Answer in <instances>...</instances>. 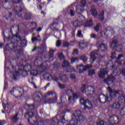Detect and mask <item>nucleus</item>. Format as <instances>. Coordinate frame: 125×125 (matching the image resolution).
I'll return each instance as SVG.
<instances>
[{"label":"nucleus","mask_w":125,"mask_h":125,"mask_svg":"<svg viewBox=\"0 0 125 125\" xmlns=\"http://www.w3.org/2000/svg\"><path fill=\"white\" fill-rule=\"evenodd\" d=\"M42 61V58H38L35 61V64H38V63Z\"/></svg>","instance_id":"49"},{"label":"nucleus","mask_w":125,"mask_h":125,"mask_svg":"<svg viewBox=\"0 0 125 125\" xmlns=\"http://www.w3.org/2000/svg\"><path fill=\"white\" fill-rule=\"evenodd\" d=\"M108 74V69L102 68L100 69V73L99 74V77L101 78H103L105 76V75Z\"/></svg>","instance_id":"19"},{"label":"nucleus","mask_w":125,"mask_h":125,"mask_svg":"<svg viewBox=\"0 0 125 125\" xmlns=\"http://www.w3.org/2000/svg\"><path fill=\"white\" fill-rule=\"evenodd\" d=\"M88 45V42H83L82 43H79V47L81 49H83V48H85Z\"/></svg>","instance_id":"24"},{"label":"nucleus","mask_w":125,"mask_h":125,"mask_svg":"<svg viewBox=\"0 0 125 125\" xmlns=\"http://www.w3.org/2000/svg\"><path fill=\"white\" fill-rule=\"evenodd\" d=\"M104 122L103 120L100 121L99 123H98V125H104Z\"/></svg>","instance_id":"64"},{"label":"nucleus","mask_w":125,"mask_h":125,"mask_svg":"<svg viewBox=\"0 0 125 125\" xmlns=\"http://www.w3.org/2000/svg\"><path fill=\"white\" fill-rule=\"evenodd\" d=\"M107 90L109 92V95L106 96L101 94L99 96V101L101 103H106V102H111L116 96L117 94H119L120 92L118 90H114L111 88L110 86L107 88Z\"/></svg>","instance_id":"1"},{"label":"nucleus","mask_w":125,"mask_h":125,"mask_svg":"<svg viewBox=\"0 0 125 125\" xmlns=\"http://www.w3.org/2000/svg\"><path fill=\"white\" fill-rule=\"evenodd\" d=\"M21 73V74L23 77H26L27 75H28V72L27 71L23 70L22 72L21 71H15L13 73V79L14 80H17L18 79L19 77L20 76V74Z\"/></svg>","instance_id":"13"},{"label":"nucleus","mask_w":125,"mask_h":125,"mask_svg":"<svg viewBox=\"0 0 125 125\" xmlns=\"http://www.w3.org/2000/svg\"><path fill=\"white\" fill-rule=\"evenodd\" d=\"M66 71L67 73H72L73 72H75L76 70H75V67L70 64L66 68Z\"/></svg>","instance_id":"23"},{"label":"nucleus","mask_w":125,"mask_h":125,"mask_svg":"<svg viewBox=\"0 0 125 125\" xmlns=\"http://www.w3.org/2000/svg\"><path fill=\"white\" fill-rule=\"evenodd\" d=\"M78 120L80 122H84V117H83V115H80L79 117H78Z\"/></svg>","instance_id":"47"},{"label":"nucleus","mask_w":125,"mask_h":125,"mask_svg":"<svg viewBox=\"0 0 125 125\" xmlns=\"http://www.w3.org/2000/svg\"><path fill=\"white\" fill-rule=\"evenodd\" d=\"M124 48V46H123V45H117L116 47V50L117 51H118L119 52L120 51H122V50Z\"/></svg>","instance_id":"35"},{"label":"nucleus","mask_w":125,"mask_h":125,"mask_svg":"<svg viewBox=\"0 0 125 125\" xmlns=\"http://www.w3.org/2000/svg\"><path fill=\"white\" fill-rule=\"evenodd\" d=\"M117 43H118V41H117V40H113L110 44L111 47H112V48H116V47H117V46H118V44H117Z\"/></svg>","instance_id":"26"},{"label":"nucleus","mask_w":125,"mask_h":125,"mask_svg":"<svg viewBox=\"0 0 125 125\" xmlns=\"http://www.w3.org/2000/svg\"><path fill=\"white\" fill-rule=\"evenodd\" d=\"M99 28H100V24L98 23L97 25L94 28L95 31L98 32L99 31Z\"/></svg>","instance_id":"50"},{"label":"nucleus","mask_w":125,"mask_h":125,"mask_svg":"<svg viewBox=\"0 0 125 125\" xmlns=\"http://www.w3.org/2000/svg\"><path fill=\"white\" fill-rule=\"evenodd\" d=\"M25 19H26V20H30V19H32V14L30 13H26L25 14Z\"/></svg>","instance_id":"44"},{"label":"nucleus","mask_w":125,"mask_h":125,"mask_svg":"<svg viewBox=\"0 0 125 125\" xmlns=\"http://www.w3.org/2000/svg\"><path fill=\"white\" fill-rule=\"evenodd\" d=\"M34 95L36 96V97H38V98H40V97H42V93L40 92H36L35 94Z\"/></svg>","instance_id":"48"},{"label":"nucleus","mask_w":125,"mask_h":125,"mask_svg":"<svg viewBox=\"0 0 125 125\" xmlns=\"http://www.w3.org/2000/svg\"><path fill=\"white\" fill-rule=\"evenodd\" d=\"M81 114H82V112H81V111L80 110H77L74 112V115L75 117H76V118H78V117L82 115Z\"/></svg>","instance_id":"41"},{"label":"nucleus","mask_w":125,"mask_h":125,"mask_svg":"<svg viewBox=\"0 0 125 125\" xmlns=\"http://www.w3.org/2000/svg\"><path fill=\"white\" fill-rule=\"evenodd\" d=\"M80 102L81 105H84V109H88L90 110L93 106L91 102L88 100H84V98H82L80 99Z\"/></svg>","instance_id":"5"},{"label":"nucleus","mask_w":125,"mask_h":125,"mask_svg":"<svg viewBox=\"0 0 125 125\" xmlns=\"http://www.w3.org/2000/svg\"><path fill=\"white\" fill-rule=\"evenodd\" d=\"M80 60H82L83 63H86L87 62V60H88V58L85 55L81 56L80 58Z\"/></svg>","instance_id":"27"},{"label":"nucleus","mask_w":125,"mask_h":125,"mask_svg":"<svg viewBox=\"0 0 125 125\" xmlns=\"http://www.w3.org/2000/svg\"><path fill=\"white\" fill-rule=\"evenodd\" d=\"M61 102L62 103H65V102H66V101H67V99H66V96H65V95H62L61 97Z\"/></svg>","instance_id":"42"},{"label":"nucleus","mask_w":125,"mask_h":125,"mask_svg":"<svg viewBox=\"0 0 125 125\" xmlns=\"http://www.w3.org/2000/svg\"><path fill=\"white\" fill-rule=\"evenodd\" d=\"M91 67H92V65L91 64H87L85 66H83V64H80L76 66V68L79 70V73L81 74L83 73L87 69H90Z\"/></svg>","instance_id":"10"},{"label":"nucleus","mask_w":125,"mask_h":125,"mask_svg":"<svg viewBox=\"0 0 125 125\" xmlns=\"http://www.w3.org/2000/svg\"><path fill=\"white\" fill-rule=\"evenodd\" d=\"M110 57L111 58H116V57H117V56L116 55V52L112 53Z\"/></svg>","instance_id":"63"},{"label":"nucleus","mask_w":125,"mask_h":125,"mask_svg":"<svg viewBox=\"0 0 125 125\" xmlns=\"http://www.w3.org/2000/svg\"><path fill=\"white\" fill-rule=\"evenodd\" d=\"M29 117L28 119V123L30 125H39V122H37V118L34 116V112H27L25 115V118H27V116Z\"/></svg>","instance_id":"2"},{"label":"nucleus","mask_w":125,"mask_h":125,"mask_svg":"<svg viewBox=\"0 0 125 125\" xmlns=\"http://www.w3.org/2000/svg\"><path fill=\"white\" fill-rule=\"evenodd\" d=\"M53 94L55 95V98L49 99V101H51L52 103H53L54 101H56V100H57V94L54 93L53 92H49L47 93V95L49 96L53 95Z\"/></svg>","instance_id":"22"},{"label":"nucleus","mask_w":125,"mask_h":125,"mask_svg":"<svg viewBox=\"0 0 125 125\" xmlns=\"http://www.w3.org/2000/svg\"><path fill=\"white\" fill-rule=\"evenodd\" d=\"M85 0H81V5H78L76 6V12L78 14H82L83 11H84V9L83 7L85 6Z\"/></svg>","instance_id":"7"},{"label":"nucleus","mask_w":125,"mask_h":125,"mask_svg":"<svg viewBox=\"0 0 125 125\" xmlns=\"http://www.w3.org/2000/svg\"><path fill=\"white\" fill-rule=\"evenodd\" d=\"M59 57L60 59H64L65 57L64 56V55H63L62 53H60L59 54Z\"/></svg>","instance_id":"58"},{"label":"nucleus","mask_w":125,"mask_h":125,"mask_svg":"<svg viewBox=\"0 0 125 125\" xmlns=\"http://www.w3.org/2000/svg\"><path fill=\"white\" fill-rule=\"evenodd\" d=\"M114 76H120L121 74H123L124 76H125V68H123L121 71V68H117L116 69H115L113 72Z\"/></svg>","instance_id":"15"},{"label":"nucleus","mask_w":125,"mask_h":125,"mask_svg":"<svg viewBox=\"0 0 125 125\" xmlns=\"http://www.w3.org/2000/svg\"><path fill=\"white\" fill-rule=\"evenodd\" d=\"M9 44H7L6 46L4 48V50H11V48L9 47Z\"/></svg>","instance_id":"61"},{"label":"nucleus","mask_w":125,"mask_h":125,"mask_svg":"<svg viewBox=\"0 0 125 125\" xmlns=\"http://www.w3.org/2000/svg\"><path fill=\"white\" fill-rule=\"evenodd\" d=\"M104 11H102L99 16V18L101 21H103L104 20Z\"/></svg>","instance_id":"39"},{"label":"nucleus","mask_w":125,"mask_h":125,"mask_svg":"<svg viewBox=\"0 0 125 125\" xmlns=\"http://www.w3.org/2000/svg\"><path fill=\"white\" fill-rule=\"evenodd\" d=\"M77 37V38H83V33H82V30H79L78 31Z\"/></svg>","instance_id":"45"},{"label":"nucleus","mask_w":125,"mask_h":125,"mask_svg":"<svg viewBox=\"0 0 125 125\" xmlns=\"http://www.w3.org/2000/svg\"><path fill=\"white\" fill-rule=\"evenodd\" d=\"M112 107L113 109H120L121 104L118 103H113Z\"/></svg>","instance_id":"29"},{"label":"nucleus","mask_w":125,"mask_h":125,"mask_svg":"<svg viewBox=\"0 0 125 125\" xmlns=\"http://www.w3.org/2000/svg\"><path fill=\"white\" fill-rule=\"evenodd\" d=\"M122 57H124V55L123 54L119 55L118 57L117 58V61L116 62L119 64V65H122V62H118V60H120Z\"/></svg>","instance_id":"43"},{"label":"nucleus","mask_w":125,"mask_h":125,"mask_svg":"<svg viewBox=\"0 0 125 125\" xmlns=\"http://www.w3.org/2000/svg\"><path fill=\"white\" fill-rule=\"evenodd\" d=\"M59 77L60 78V81H62V83H67L68 82V77H67V75L63 74V72H62L61 73H59Z\"/></svg>","instance_id":"18"},{"label":"nucleus","mask_w":125,"mask_h":125,"mask_svg":"<svg viewBox=\"0 0 125 125\" xmlns=\"http://www.w3.org/2000/svg\"><path fill=\"white\" fill-rule=\"evenodd\" d=\"M75 42H76L75 41H71L70 44L69 43V42H63V46L64 47H67V46H69V45H70V44H71V45H74V44H75Z\"/></svg>","instance_id":"25"},{"label":"nucleus","mask_w":125,"mask_h":125,"mask_svg":"<svg viewBox=\"0 0 125 125\" xmlns=\"http://www.w3.org/2000/svg\"><path fill=\"white\" fill-rule=\"evenodd\" d=\"M96 45L98 47L99 49H104V50H102V52H104L105 50H107V45L104 43V41L103 40H99L97 42Z\"/></svg>","instance_id":"11"},{"label":"nucleus","mask_w":125,"mask_h":125,"mask_svg":"<svg viewBox=\"0 0 125 125\" xmlns=\"http://www.w3.org/2000/svg\"><path fill=\"white\" fill-rule=\"evenodd\" d=\"M13 45V49L15 50L16 53H18L19 55H21L23 54V51L21 49V47L20 46H17V47H14V44L13 43L12 44Z\"/></svg>","instance_id":"20"},{"label":"nucleus","mask_w":125,"mask_h":125,"mask_svg":"<svg viewBox=\"0 0 125 125\" xmlns=\"http://www.w3.org/2000/svg\"><path fill=\"white\" fill-rule=\"evenodd\" d=\"M70 62L71 64H74L75 62H79V59L78 58H72L70 59Z\"/></svg>","instance_id":"37"},{"label":"nucleus","mask_w":125,"mask_h":125,"mask_svg":"<svg viewBox=\"0 0 125 125\" xmlns=\"http://www.w3.org/2000/svg\"><path fill=\"white\" fill-rule=\"evenodd\" d=\"M55 25L57 26L58 25V22H54L50 26V29H52L53 31H55L56 30H57V28H56V26H55Z\"/></svg>","instance_id":"31"},{"label":"nucleus","mask_w":125,"mask_h":125,"mask_svg":"<svg viewBox=\"0 0 125 125\" xmlns=\"http://www.w3.org/2000/svg\"><path fill=\"white\" fill-rule=\"evenodd\" d=\"M73 25L74 27H78V26H81V25L82 24V22L78 21V20H77L73 22Z\"/></svg>","instance_id":"30"},{"label":"nucleus","mask_w":125,"mask_h":125,"mask_svg":"<svg viewBox=\"0 0 125 125\" xmlns=\"http://www.w3.org/2000/svg\"><path fill=\"white\" fill-rule=\"evenodd\" d=\"M90 37L91 39H99V38H97L96 34L94 33L91 34Z\"/></svg>","instance_id":"51"},{"label":"nucleus","mask_w":125,"mask_h":125,"mask_svg":"<svg viewBox=\"0 0 125 125\" xmlns=\"http://www.w3.org/2000/svg\"><path fill=\"white\" fill-rule=\"evenodd\" d=\"M99 53V50H95L91 52L90 55V62L91 64H93L94 62L96 60V55H98Z\"/></svg>","instance_id":"12"},{"label":"nucleus","mask_w":125,"mask_h":125,"mask_svg":"<svg viewBox=\"0 0 125 125\" xmlns=\"http://www.w3.org/2000/svg\"><path fill=\"white\" fill-rule=\"evenodd\" d=\"M81 90L82 92H85L86 95H92L94 93V88L91 86H88L87 87H85V85H83Z\"/></svg>","instance_id":"4"},{"label":"nucleus","mask_w":125,"mask_h":125,"mask_svg":"<svg viewBox=\"0 0 125 125\" xmlns=\"http://www.w3.org/2000/svg\"><path fill=\"white\" fill-rule=\"evenodd\" d=\"M121 116H125V106L123 107L120 111Z\"/></svg>","instance_id":"46"},{"label":"nucleus","mask_w":125,"mask_h":125,"mask_svg":"<svg viewBox=\"0 0 125 125\" xmlns=\"http://www.w3.org/2000/svg\"><path fill=\"white\" fill-rule=\"evenodd\" d=\"M54 51H55V50H52L51 49H50L49 51V55L45 56V62H50V61H53L54 59Z\"/></svg>","instance_id":"8"},{"label":"nucleus","mask_w":125,"mask_h":125,"mask_svg":"<svg viewBox=\"0 0 125 125\" xmlns=\"http://www.w3.org/2000/svg\"><path fill=\"white\" fill-rule=\"evenodd\" d=\"M78 20L79 22H81L82 24L83 25L84 27H91V26L93 25L92 20L89 21H85V18L84 16H83L81 14H79Z\"/></svg>","instance_id":"3"},{"label":"nucleus","mask_w":125,"mask_h":125,"mask_svg":"<svg viewBox=\"0 0 125 125\" xmlns=\"http://www.w3.org/2000/svg\"><path fill=\"white\" fill-rule=\"evenodd\" d=\"M21 44L24 46H26L27 45V41L25 40H23L21 41Z\"/></svg>","instance_id":"54"},{"label":"nucleus","mask_w":125,"mask_h":125,"mask_svg":"<svg viewBox=\"0 0 125 125\" xmlns=\"http://www.w3.org/2000/svg\"><path fill=\"white\" fill-rule=\"evenodd\" d=\"M80 96V93H75L73 94V96H69L68 100L70 102L71 101H73V102H75L77 99L79 98V97Z\"/></svg>","instance_id":"16"},{"label":"nucleus","mask_w":125,"mask_h":125,"mask_svg":"<svg viewBox=\"0 0 125 125\" xmlns=\"http://www.w3.org/2000/svg\"><path fill=\"white\" fill-rule=\"evenodd\" d=\"M20 41H21V37L19 35L17 34L13 36L11 42L13 43H17Z\"/></svg>","instance_id":"21"},{"label":"nucleus","mask_w":125,"mask_h":125,"mask_svg":"<svg viewBox=\"0 0 125 125\" xmlns=\"http://www.w3.org/2000/svg\"><path fill=\"white\" fill-rule=\"evenodd\" d=\"M39 75L40 76H43L44 80H46V81H51V79H52V76L49 73L46 72L44 73V71H40Z\"/></svg>","instance_id":"14"},{"label":"nucleus","mask_w":125,"mask_h":125,"mask_svg":"<svg viewBox=\"0 0 125 125\" xmlns=\"http://www.w3.org/2000/svg\"><path fill=\"white\" fill-rule=\"evenodd\" d=\"M91 14L93 15V16H97V11L95 9H92L90 10Z\"/></svg>","instance_id":"40"},{"label":"nucleus","mask_w":125,"mask_h":125,"mask_svg":"<svg viewBox=\"0 0 125 125\" xmlns=\"http://www.w3.org/2000/svg\"><path fill=\"white\" fill-rule=\"evenodd\" d=\"M51 80H53V81H54L55 82H58V78H57V77H56V76L52 77Z\"/></svg>","instance_id":"62"},{"label":"nucleus","mask_w":125,"mask_h":125,"mask_svg":"<svg viewBox=\"0 0 125 125\" xmlns=\"http://www.w3.org/2000/svg\"><path fill=\"white\" fill-rule=\"evenodd\" d=\"M30 75L31 76H37L38 75H40V72H39L38 70H32L30 71Z\"/></svg>","instance_id":"33"},{"label":"nucleus","mask_w":125,"mask_h":125,"mask_svg":"<svg viewBox=\"0 0 125 125\" xmlns=\"http://www.w3.org/2000/svg\"><path fill=\"white\" fill-rule=\"evenodd\" d=\"M103 34H104L106 39H109V35L111 34H114V29L111 27H107L105 29H104V31L101 32V37L100 38H102L103 36Z\"/></svg>","instance_id":"6"},{"label":"nucleus","mask_w":125,"mask_h":125,"mask_svg":"<svg viewBox=\"0 0 125 125\" xmlns=\"http://www.w3.org/2000/svg\"><path fill=\"white\" fill-rule=\"evenodd\" d=\"M16 89H18V92L21 93L20 95H21V91H23V88L22 87H17L16 88Z\"/></svg>","instance_id":"59"},{"label":"nucleus","mask_w":125,"mask_h":125,"mask_svg":"<svg viewBox=\"0 0 125 125\" xmlns=\"http://www.w3.org/2000/svg\"><path fill=\"white\" fill-rule=\"evenodd\" d=\"M115 80V77L111 74L108 76L107 78L104 79V82L108 85H115V83L114 82Z\"/></svg>","instance_id":"9"},{"label":"nucleus","mask_w":125,"mask_h":125,"mask_svg":"<svg viewBox=\"0 0 125 125\" xmlns=\"http://www.w3.org/2000/svg\"><path fill=\"white\" fill-rule=\"evenodd\" d=\"M109 122L111 125L117 124L119 122V117L116 115H113L110 117Z\"/></svg>","instance_id":"17"},{"label":"nucleus","mask_w":125,"mask_h":125,"mask_svg":"<svg viewBox=\"0 0 125 125\" xmlns=\"http://www.w3.org/2000/svg\"><path fill=\"white\" fill-rule=\"evenodd\" d=\"M71 64L67 61H64L62 63V68H67L68 66H70Z\"/></svg>","instance_id":"28"},{"label":"nucleus","mask_w":125,"mask_h":125,"mask_svg":"<svg viewBox=\"0 0 125 125\" xmlns=\"http://www.w3.org/2000/svg\"><path fill=\"white\" fill-rule=\"evenodd\" d=\"M88 75L90 77H92L94 75H95V70L94 69H90L88 70Z\"/></svg>","instance_id":"34"},{"label":"nucleus","mask_w":125,"mask_h":125,"mask_svg":"<svg viewBox=\"0 0 125 125\" xmlns=\"http://www.w3.org/2000/svg\"><path fill=\"white\" fill-rule=\"evenodd\" d=\"M18 117V114H16L11 118V120H12V121H13L14 123H16V122H17V121H18L19 120Z\"/></svg>","instance_id":"38"},{"label":"nucleus","mask_w":125,"mask_h":125,"mask_svg":"<svg viewBox=\"0 0 125 125\" xmlns=\"http://www.w3.org/2000/svg\"><path fill=\"white\" fill-rule=\"evenodd\" d=\"M66 94L67 95H71V94H73V91L70 89L67 90L66 91Z\"/></svg>","instance_id":"55"},{"label":"nucleus","mask_w":125,"mask_h":125,"mask_svg":"<svg viewBox=\"0 0 125 125\" xmlns=\"http://www.w3.org/2000/svg\"><path fill=\"white\" fill-rule=\"evenodd\" d=\"M38 41V42H41V39H38L37 37H33L32 38V42H36Z\"/></svg>","instance_id":"53"},{"label":"nucleus","mask_w":125,"mask_h":125,"mask_svg":"<svg viewBox=\"0 0 125 125\" xmlns=\"http://www.w3.org/2000/svg\"><path fill=\"white\" fill-rule=\"evenodd\" d=\"M37 66L39 69L46 70V65L43 64V63H42L41 65L37 64Z\"/></svg>","instance_id":"36"},{"label":"nucleus","mask_w":125,"mask_h":125,"mask_svg":"<svg viewBox=\"0 0 125 125\" xmlns=\"http://www.w3.org/2000/svg\"><path fill=\"white\" fill-rule=\"evenodd\" d=\"M59 87L61 88V89H63V88H65V85L63 84H61L59 83H58Z\"/></svg>","instance_id":"57"},{"label":"nucleus","mask_w":125,"mask_h":125,"mask_svg":"<svg viewBox=\"0 0 125 125\" xmlns=\"http://www.w3.org/2000/svg\"><path fill=\"white\" fill-rule=\"evenodd\" d=\"M70 79L71 80H75L76 79V75H75V74H71L70 75Z\"/></svg>","instance_id":"60"},{"label":"nucleus","mask_w":125,"mask_h":125,"mask_svg":"<svg viewBox=\"0 0 125 125\" xmlns=\"http://www.w3.org/2000/svg\"><path fill=\"white\" fill-rule=\"evenodd\" d=\"M2 105L4 109H6V108L8 107V103H5L4 101L3 102Z\"/></svg>","instance_id":"52"},{"label":"nucleus","mask_w":125,"mask_h":125,"mask_svg":"<svg viewBox=\"0 0 125 125\" xmlns=\"http://www.w3.org/2000/svg\"><path fill=\"white\" fill-rule=\"evenodd\" d=\"M61 46V41L60 40H58L57 41V43H56V46L57 47H59Z\"/></svg>","instance_id":"56"},{"label":"nucleus","mask_w":125,"mask_h":125,"mask_svg":"<svg viewBox=\"0 0 125 125\" xmlns=\"http://www.w3.org/2000/svg\"><path fill=\"white\" fill-rule=\"evenodd\" d=\"M25 107H26L27 109H28V110L31 111V110H34V109H35V104H33L30 105L29 104H25Z\"/></svg>","instance_id":"32"}]
</instances>
